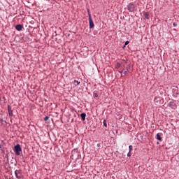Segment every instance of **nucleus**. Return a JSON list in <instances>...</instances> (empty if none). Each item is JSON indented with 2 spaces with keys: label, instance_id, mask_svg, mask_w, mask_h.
I'll return each mask as SVG.
<instances>
[{
  "label": "nucleus",
  "instance_id": "14",
  "mask_svg": "<svg viewBox=\"0 0 179 179\" xmlns=\"http://www.w3.org/2000/svg\"><path fill=\"white\" fill-rule=\"evenodd\" d=\"M103 125L107 128V121L106 120H103Z\"/></svg>",
  "mask_w": 179,
  "mask_h": 179
},
{
  "label": "nucleus",
  "instance_id": "1",
  "mask_svg": "<svg viewBox=\"0 0 179 179\" xmlns=\"http://www.w3.org/2000/svg\"><path fill=\"white\" fill-rule=\"evenodd\" d=\"M14 152L16 156H20V153H22V147H20V144H17L14 146Z\"/></svg>",
  "mask_w": 179,
  "mask_h": 179
},
{
  "label": "nucleus",
  "instance_id": "19",
  "mask_svg": "<svg viewBox=\"0 0 179 179\" xmlns=\"http://www.w3.org/2000/svg\"><path fill=\"white\" fill-rule=\"evenodd\" d=\"M117 68H120L121 67V63H117Z\"/></svg>",
  "mask_w": 179,
  "mask_h": 179
},
{
  "label": "nucleus",
  "instance_id": "15",
  "mask_svg": "<svg viewBox=\"0 0 179 179\" xmlns=\"http://www.w3.org/2000/svg\"><path fill=\"white\" fill-rule=\"evenodd\" d=\"M128 72H129V71H128V69H127L126 71H122V73H123V75H127V73H128Z\"/></svg>",
  "mask_w": 179,
  "mask_h": 179
},
{
  "label": "nucleus",
  "instance_id": "2",
  "mask_svg": "<svg viewBox=\"0 0 179 179\" xmlns=\"http://www.w3.org/2000/svg\"><path fill=\"white\" fill-rule=\"evenodd\" d=\"M127 9H128L129 12H134V10H135V4L130 3L127 6Z\"/></svg>",
  "mask_w": 179,
  "mask_h": 179
},
{
  "label": "nucleus",
  "instance_id": "5",
  "mask_svg": "<svg viewBox=\"0 0 179 179\" xmlns=\"http://www.w3.org/2000/svg\"><path fill=\"white\" fill-rule=\"evenodd\" d=\"M89 23H90V29H93V27H94V22H93V18H92V16L90 15L89 18Z\"/></svg>",
  "mask_w": 179,
  "mask_h": 179
},
{
  "label": "nucleus",
  "instance_id": "21",
  "mask_svg": "<svg viewBox=\"0 0 179 179\" xmlns=\"http://www.w3.org/2000/svg\"><path fill=\"white\" fill-rule=\"evenodd\" d=\"M129 44V41H127L125 43H124V45H128Z\"/></svg>",
  "mask_w": 179,
  "mask_h": 179
},
{
  "label": "nucleus",
  "instance_id": "7",
  "mask_svg": "<svg viewBox=\"0 0 179 179\" xmlns=\"http://www.w3.org/2000/svg\"><path fill=\"white\" fill-rule=\"evenodd\" d=\"M15 29L16 30H17V31H22V29H23V26L22 24H17L15 26Z\"/></svg>",
  "mask_w": 179,
  "mask_h": 179
},
{
  "label": "nucleus",
  "instance_id": "3",
  "mask_svg": "<svg viewBox=\"0 0 179 179\" xmlns=\"http://www.w3.org/2000/svg\"><path fill=\"white\" fill-rule=\"evenodd\" d=\"M15 177L17 179L22 178V171L20 170H15Z\"/></svg>",
  "mask_w": 179,
  "mask_h": 179
},
{
  "label": "nucleus",
  "instance_id": "12",
  "mask_svg": "<svg viewBox=\"0 0 179 179\" xmlns=\"http://www.w3.org/2000/svg\"><path fill=\"white\" fill-rule=\"evenodd\" d=\"M0 122L1 125H5V124H6V121H4L3 119H0Z\"/></svg>",
  "mask_w": 179,
  "mask_h": 179
},
{
  "label": "nucleus",
  "instance_id": "16",
  "mask_svg": "<svg viewBox=\"0 0 179 179\" xmlns=\"http://www.w3.org/2000/svg\"><path fill=\"white\" fill-rule=\"evenodd\" d=\"M87 13H88L89 18H90V16H92V15L90 14V9L87 10Z\"/></svg>",
  "mask_w": 179,
  "mask_h": 179
},
{
  "label": "nucleus",
  "instance_id": "11",
  "mask_svg": "<svg viewBox=\"0 0 179 179\" xmlns=\"http://www.w3.org/2000/svg\"><path fill=\"white\" fill-rule=\"evenodd\" d=\"M73 83H74L75 86H79V85H80V82H79L76 80H74Z\"/></svg>",
  "mask_w": 179,
  "mask_h": 179
},
{
  "label": "nucleus",
  "instance_id": "17",
  "mask_svg": "<svg viewBox=\"0 0 179 179\" xmlns=\"http://www.w3.org/2000/svg\"><path fill=\"white\" fill-rule=\"evenodd\" d=\"M49 118H50V117H48V116L45 117L44 121H48Z\"/></svg>",
  "mask_w": 179,
  "mask_h": 179
},
{
  "label": "nucleus",
  "instance_id": "4",
  "mask_svg": "<svg viewBox=\"0 0 179 179\" xmlns=\"http://www.w3.org/2000/svg\"><path fill=\"white\" fill-rule=\"evenodd\" d=\"M168 106L169 107H170L171 108H173V110H176V108H177V105L174 101L169 102Z\"/></svg>",
  "mask_w": 179,
  "mask_h": 179
},
{
  "label": "nucleus",
  "instance_id": "9",
  "mask_svg": "<svg viewBox=\"0 0 179 179\" xmlns=\"http://www.w3.org/2000/svg\"><path fill=\"white\" fill-rule=\"evenodd\" d=\"M144 17L145 19H149V17H150V15L149 14L148 12H146L144 13Z\"/></svg>",
  "mask_w": 179,
  "mask_h": 179
},
{
  "label": "nucleus",
  "instance_id": "13",
  "mask_svg": "<svg viewBox=\"0 0 179 179\" xmlns=\"http://www.w3.org/2000/svg\"><path fill=\"white\" fill-rule=\"evenodd\" d=\"M129 152H132V150H134L132 145H129Z\"/></svg>",
  "mask_w": 179,
  "mask_h": 179
},
{
  "label": "nucleus",
  "instance_id": "23",
  "mask_svg": "<svg viewBox=\"0 0 179 179\" xmlns=\"http://www.w3.org/2000/svg\"><path fill=\"white\" fill-rule=\"evenodd\" d=\"M173 26H176V23H173Z\"/></svg>",
  "mask_w": 179,
  "mask_h": 179
},
{
  "label": "nucleus",
  "instance_id": "8",
  "mask_svg": "<svg viewBox=\"0 0 179 179\" xmlns=\"http://www.w3.org/2000/svg\"><path fill=\"white\" fill-rule=\"evenodd\" d=\"M80 117H81L83 121H85L86 120V113H81Z\"/></svg>",
  "mask_w": 179,
  "mask_h": 179
},
{
  "label": "nucleus",
  "instance_id": "18",
  "mask_svg": "<svg viewBox=\"0 0 179 179\" xmlns=\"http://www.w3.org/2000/svg\"><path fill=\"white\" fill-rule=\"evenodd\" d=\"M127 156L128 157H131V156H132V154L131 153L130 151H129V152L127 153Z\"/></svg>",
  "mask_w": 179,
  "mask_h": 179
},
{
  "label": "nucleus",
  "instance_id": "20",
  "mask_svg": "<svg viewBox=\"0 0 179 179\" xmlns=\"http://www.w3.org/2000/svg\"><path fill=\"white\" fill-rule=\"evenodd\" d=\"M94 97H99V94L97 93H94Z\"/></svg>",
  "mask_w": 179,
  "mask_h": 179
},
{
  "label": "nucleus",
  "instance_id": "6",
  "mask_svg": "<svg viewBox=\"0 0 179 179\" xmlns=\"http://www.w3.org/2000/svg\"><path fill=\"white\" fill-rule=\"evenodd\" d=\"M8 115L10 117L13 116V110H12V107L10 106H8Z\"/></svg>",
  "mask_w": 179,
  "mask_h": 179
},
{
  "label": "nucleus",
  "instance_id": "22",
  "mask_svg": "<svg viewBox=\"0 0 179 179\" xmlns=\"http://www.w3.org/2000/svg\"><path fill=\"white\" fill-rule=\"evenodd\" d=\"M0 149H2V145L0 144Z\"/></svg>",
  "mask_w": 179,
  "mask_h": 179
},
{
  "label": "nucleus",
  "instance_id": "10",
  "mask_svg": "<svg viewBox=\"0 0 179 179\" xmlns=\"http://www.w3.org/2000/svg\"><path fill=\"white\" fill-rule=\"evenodd\" d=\"M156 139H157V141H162V136H160L159 133L157 134Z\"/></svg>",
  "mask_w": 179,
  "mask_h": 179
}]
</instances>
